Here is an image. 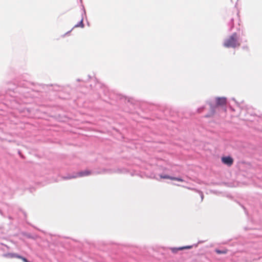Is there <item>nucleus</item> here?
<instances>
[{"label":"nucleus","mask_w":262,"mask_h":262,"mask_svg":"<svg viewBox=\"0 0 262 262\" xmlns=\"http://www.w3.org/2000/svg\"><path fill=\"white\" fill-rule=\"evenodd\" d=\"M241 43L238 41L237 34L234 33L226 39L224 43V47L226 48H236L239 47Z\"/></svg>","instance_id":"f257e3e1"},{"label":"nucleus","mask_w":262,"mask_h":262,"mask_svg":"<svg viewBox=\"0 0 262 262\" xmlns=\"http://www.w3.org/2000/svg\"><path fill=\"white\" fill-rule=\"evenodd\" d=\"M192 248V246H187L180 247L179 248H170V250L173 253H177L179 251L182 250L184 249H189Z\"/></svg>","instance_id":"f03ea898"},{"label":"nucleus","mask_w":262,"mask_h":262,"mask_svg":"<svg viewBox=\"0 0 262 262\" xmlns=\"http://www.w3.org/2000/svg\"><path fill=\"white\" fill-rule=\"evenodd\" d=\"M227 100L225 97H217L216 98V104L217 106H224L226 104Z\"/></svg>","instance_id":"7ed1b4c3"},{"label":"nucleus","mask_w":262,"mask_h":262,"mask_svg":"<svg viewBox=\"0 0 262 262\" xmlns=\"http://www.w3.org/2000/svg\"><path fill=\"white\" fill-rule=\"evenodd\" d=\"M233 158L230 156L223 157L222 162L224 164H232L233 162Z\"/></svg>","instance_id":"20e7f679"},{"label":"nucleus","mask_w":262,"mask_h":262,"mask_svg":"<svg viewBox=\"0 0 262 262\" xmlns=\"http://www.w3.org/2000/svg\"><path fill=\"white\" fill-rule=\"evenodd\" d=\"M215 252H216V253L219 254H226L227 252V250L225 249V250L221 251V250H220L219 249H216L215 250Z\"/></svg>","instance_id":"39448f33"},{"label":"nucleus","mask_w":262,"mask_h":262,"mask_svg":"<svg viewBox=\"0 0 262 262\" xmlns=\"http://www.w3.org/2000/svg\"><path fill=\"white\" fill-rule=\"evenodd\" d=\"M8 255L11 258L16 257L17 258V256H20V255L15 254V253H9L8 254Z\"/></svg>","instance_id":"423d86ee"},{"label":"nucleus","mask_w":262,"mask_h":262,"mask_svg":"<svg viewBox=\"0 0 262 262\" xmlns=\"http://www.w3.org/2000/svg\"><path fill=\"white\" fill-rule=\"evenodd\" d=\"M17 258L21 259L24 262H30L25 257H24L20 255V256H17Z\"/></svg>","instance_id":"0eeeda50"},{"label":"nucleus","mask_w":262,"mask_h":262,"mask_svg":"<svg viewBox=\"0 0 262 262\" xmlns=\"http://www.w3.org/2000/svg\"><path fill=\"white\" fill-rule=\"evenodd\" d=\"M170 180L178 181H179V182H183V180L182 179L178 178H175V177H173V178H170Z\"/></svg>","instance_id":"6e6552de"},{"label":"nucleus","mask_w":262,"mask_h":262,"mask_svg":"<svg viewBox=\"0 0 262 262\" xmlns=\"http://www.w3.org/2000/svg\"><path fill=\"white\" fill-rule=\"evenodd\" d=\"M161 178H163V179H170V178H171L172 177H170L168 176H161Z\"/></svg>","instance_id":"1a4fd4ad"},{"label":"nucleus","mask_w":262,"mask_h":262,"mask_svg":"<svg viewBox=\"0 0 262 262\" xmlns=\"http://www.w3.org/2000/svg\"><path fill=\"white\" fill-rule=\"evenodd\" d=\"M80 25L81 27H83V23H82V20L80 21Z\"/></svg>","instance_id":"9d476101"},{"label":"nucleus","mask_w":262,"mask_h":262,"mask_svg":"<svg viewBox=\"0 0 262 262\" xmlns=\"http://www.w3.org/2000/svg\"><path fill=\"white\" fill-rule=\"evenodd\" d=\"M84 175H88V174H89V173H89V172H88V171L84 172Z\"/></svg>","instance_id":"9b49d317"},{"label":"nucleus","mask_w":262,"mask_h":262,"mask_svg":"<svg viewBox=\"0 0 262 262\" xmlns=\"http://www.w3.org/2000/svg\"><path fill=\"white\" fill-rule=\"evenodd\" d=\"M79 25H76V26H75V27H79Z\"/></svg>","instance_id":"f8f14e48"}]
</instances>
